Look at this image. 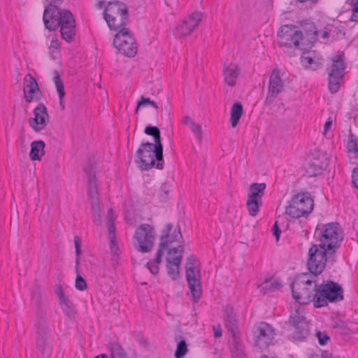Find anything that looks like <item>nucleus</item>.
I'll return each instance as SVG.
<instances>
[{
    "label": "nucleus",
    "mask_w": 358,
    "mask_h": 358,
    "mask_svg": "<svg viewBox=\"0 0 358 358\" xmlns=\"http://www.w3.org/2000/svg\"><path fill=\"white\" fill-rule=\"evenodd\" d=\"M173 227V224L169 223L162 229L155 258L153 261L148 262L145 266L152 274L157 275L159 273V265L162 262L164 251L167 249L168 257L166 259L167 274L173 280H176L179 276V268L182 259L184 247L179 245L176 248H168L172 243L182 238L180 227L174 230Z\"/></svg>",
    "instance_id": "1"
},
{
    "label": "nucleus",
    "mask_w": 358,
    "mask_h": 358,
    "mask_svg": "<svg viewBox=\"0 0 358 358\" xmlns=\"http://www.w3.org/2000/svg\"><path fill=\"white\" fill-rule=\"evenodd\" d=\"M145 134L154 138V143H143L136 150L135 163L141 171H148L155 165L158 169H163V145L161 142L160 131L156 126H147Z\"/></svg>",
    "instance_id": "2"
},
{
    "label": "nucleus",
    "mask_w": 358,
    "mask_h": 358,
    "mask_svg": "<svg viewBox=\"0 0 358 358\" xmlns=\"http://www.w3.org/2000/svg\"><path fill=\"white\" fill-rule=\"evenodd\" d=\"M43 20L49 31H55L60 27L62 38L71 42L76 35V22L72 13L69 10H60L57 6L45 7Z\"/></svg>",
    "instance_id": "3"
},
{
    "label": "nucleus",
    "mask_w": 358,
    "mask_h": 358,
    "mask_svg": "<svg viewBox=\"0 0 358 358\" xmlns=\"http://www.w3.org/2000/svg\"><path fill=\"white\" fill-rule=\"evenodd\" d=\"M292 296L299 304L314 303L316 299L317 285L315 280L308 274L303 273L296 276L291 285Z\"/></svg>",
    "instance_id": "4"
},
{
    "label": "nucleus",
    "mask_w": 358,
    "mask_h": 358,
    "mask_svg": "<svg viewBox=\"0 0 358 358\" xmlns=\"http://www.w3.org/2000/svg\"><path fill=\"white\" fill-rule=\"evenodd\" d=\"M314 238L320 245L331 252H336L343 240V230L338 222L318 224L315 229Z\"/></svg>",
    "instance_id": "5"
},
{
    "label": "nucleus",
    "mask_w": 358,
    "mask_h": 358,
    "mask_svg": "<svg viewBox=\"0 0 358 358\" xmlns=\"http://www.w3.org/2000/svg\"><path fill=\"white\" fill-rule=\"evenodd\" d=\"M342 286L333 280H324L317 285L316 299L314 301L315 308L327 306L330 303H336L344 299Z\"/></svg>",
    "instance_id": "6"
},
{
    "label": "nucleus",
    "mask_w": 358,
    "mask_h": 358,
    "mask_svg": "<svg viewBox=\"0 0 358 358\" xmlns=\"http://www.w3.org/2000/svg\"><path fill=\"white\" fill-rule=\"evenodd\" d=\"M327 248L317 243L313 244L308 250L307 267L308 271L315 276L321 274L324 270L328 262L333 264L335 262L334 255Z\"/></svg>",
    "instance_id": "7"
},
{
    "label": "nucleus",
    "mask_w": 358,
    "mask_h": 358,
    "mask_svg": "<svg viewBox=\"0 0 358 358\" xmlns=\"http://www.w3.org/2000/svg\"><path fill=\"white\" fill-rule=\"evenodd\" d=\"M103 15L110 29L117 31L127 24L129 10L127 6L121 1H109L105 7Z\"/></svg>",
    "instance_id": "8"
},
{
    "label": "nucleus",
    "mask_w": 358,
    "mask_h": 358,
    "mask_svg": "<svg viewBox=\"0 0 358 358\" xmlns=\"http://www.w3.org/2000/svg\"><path fill=\"white\" fill-rule=\"evenodd\" d=\"M314 201L308 192H299L292 196L285 213L293 218L309 215L313 210Z\"/></svg>",
    "instance_id": "9"
},
{
    "label": "nucleus",
    "mask_w": 358,
    "mask_h": 358,
    "mask_svg": "<svg viewBox=\"0 0 358 358\" xmlns=\"http://www.w3.org/2000/svg\"><path fill=\"white\" fill-rule=\"evenodd\" d=\"M344 53H339L328 68V88L331 93H336L339 89L341 83L343 80L344 70Z\"/></svg>",
    "instance_id": "10"
},
{
    "label": "nucleus",
    "mask_w": 358,
    "mask_h": 358,
    "mask_svg": "<svg viewBox=\"0 0 358 358\" xmlns=\"http://www.w3.org/2000/svg\"><path fill=\"white\" fill-rule=\"evenodd\" d=\"M185 264V277L194 302H198L201 296L200 271L195 267V256L187 258Z\"/></svg>",
    "instance_id": "11"
},
{
    "label": "nucleus",
    "mask_w": 358,
    "mask_h": 358,
    "mask_svg": "<svg viewBox=\"0 0 358 358\" xmlns=\"http://www.w3.org/2000/svg\"><path fill=\"white\" fill-rule=\"evenodd\" d=\"M115 34L113 45L117 50L128 57H133L137 52L136 40L131 34L129 29L120 28Z\"/></svg>",
    "instance_id": "12"
},
{
    "label": "nucleus",
    "mask_w": 358,
    "mask_h": 358,
    "mask_svg": "<svg viewBox=\"0 0 358 358\" xmlns=\"http://www.w3.org/2000/svg\"><path fill=\"white\" fill-rule=\"evenodd\" d=\"M289 324L292 327V337L294 339L302 340L308 336L310 326L305 317L303 308L299 306L291 313Z\"/></svg>",
    "instance_id": "13"
},
{
    "label": "nucleus",
    "mask_w": 358,
    "mask_h": 358,
    "mask_svg": "<svg viewBox=\"0 0 358 358\" xmlns=\"http://www.w3.org/2000/svg\"><path fill=\"white\" fill-rule=\"evenodd\" d=\"M266 187V185L264 182H255L249 186L245 205L250 216L255 217L259 213V208L263 204L262 197Z\"/></svg>",
    "instance_id": "14"
},
{
    "label": "nucleus",
    "mask_w": 358,
    "mask_h": 358,
    "mask_svg": "<svg viewBox=\"0 0 358 358\" xmlns=\"http://www.w3.org/2000/svg\"><path fill=\"white\" fill-rule=\"evenodd\" d=\"M134 238L137 241L136 250L143 253L149 252L154 245L155 230L149 224H141L135 231Z\"/></svg>",
    "instance_id": "15"
},
{
    "label": "nucleus",
    "mask_w": 358,
    "mask_h": 358,
    "mask_svg": "<svg viewBox=\"0 0 358 358\" xmlns=\"http://www.w3.org/2000/svg\"><path fill=\"white\" fill-rule=\"evenodd\" d=\"M278 43L280 47L301 50V38H300L297 29L291 24H285L280 27L278 31Z\"/></svg>",
    "instance_id": "16"
},
{
    "label": "nucleus",
    "mask_w": 358,
    "mask_h": 358,
    "mask_svg": "<svg viewBox=\"0 0 358 358\" xmlns=\"http://www.w3.org/2000/svg\"><path fill=\"white\" fill-rule=\"evenodd\" d=\"M36 346L42 358H50L52 350L51 331L46 324H40L37 328Z\"/></svg>",
    "instance_id": "17"
},
{
    "label": "nucleus",
    "mask_w": 358,
    "mask_h": 358,
    "mask_svg": "<svg viewBox=\"0 0 358 358\" xmlns=\"http://www.w3.org/2000/svg\"><path fill=\"white\" fill-rule=\"evenodd\" d=\"M255 345L261 350L267 348L274 338L275 330L269 324L261 322L254 331Z\"/></svg>",
    "instance_id": "18"
},
{
    "label": "nucleus",
    "mask_w": 358,
    "mask_h": 358,
    "mask_svg": "<svg viewBox=\"0 0 358 358\" xmlns=\"http://www.w3.org/2000/svg\"><path fill=\"white\" fill-rule=\"evenodd\" d=\"M298 34L301 38L302 50H308L311 48L318 36V31L315 24L312 22H303L301 24Z\"/></svg>",
    "instance_id": "19"
},
{
    "label": "nucleus",
    "mask_w": 358,
    "mask_h": 358,
    "mask_svg": "<svg viewBox=\"0 0 358 358\" xmlns=\"http://www.w3.org/2000/svg\"><path fill=\"white\" fill-rule=\"evenodd\" d=\"M284 81L280 76V71L274 69L269 78L268 94L265 99V105L271 104L277 96L284 90Z\"/></svg>",
    "instance_id": "20"
},
{
    "label": "nucleus",
    "mask_w": 358,
    "mask_h": 358,
    "mask_svg": "<svg viewBox=\"0 0 358 358\" xmlns=\"http://www.w3.org/2000/svg\"><path fill=\"white\" fill-rule=\"evenodd\" d=\"M23 92L25 101L31 103L34 99L39 101L42 93L34 76L27 73L24 78Z\"/></svg>",
    "instance_id": "21"
},
{
    "label": "nucleus",
    "mask_w": 358,
    "mask_h": 358,
    "mask_svg": "<svg viewBox=\"0 0 358 358\" xmlns=\"http://www.w3.org/2000/svg\"><path fill=\"white\" fill-rule=\"evenodd\" d=\"M224 320L226 328L232 336L234 348L238 350L240 346V337L238 332L236 315L231 307H227L225 308Z\"/></svg>",
    "instance_id": "22"
},
{
    "label": "nucleus",
    "mask_w": 358,
    "mask_h": 358,
    "mask_svg": "<svg viewBox=\"0 0 358 358\" xmlns=\"http://www.w3.org/2000/svg\"><path fill=\"white\" fill-rule=\"evenodd\" d=\"M202 18V13L194 12L181 23L178 24L176 28L177 34L180 36L189 35L199 25Z\"/></svg>",
    "instance_id": "23"
},
{
    "label": "nucleus",
    "mask_w": 358,
    "mask_h": 358,
    "mask_svg": "<svg viewBox=\"0 0 358 358\" xmlns=\"http://www.w3.org/2000/svg\"><path fill=\"white\" fill-rule=\"evenodd\" d=\"M34 117L29 119V126L35 131H40L47 126L48 114L46 107L44 104L40 103L34 109Z\"/></svg>",
    "instance_id": "24"
},
{
    "label": "nucleus",
    "mask_w": 358,
    "mask_h": 358,
    "mask_svg": "<svg viewBox=\"0 0 358 358\" xmlns=\"http://www.w3.org/2000/svg\"><path fill=\"white\" fill-rule=\"evenodd\" d=\"M55 293L58 298L59 304L64 314L69 318H73L76 314L75 306L65 295L61 285L55 286Z\"/></svg>",
    "instance_id": "25"
},
{
    "label": "nucleus",
    "mask_w": 358,
    "mask_h": 358,
    "mask_svg": "<svg viewBox=\"0 0 358 358\" xmlns=\"http://www.w3.org/2000/svg\"><path fill=\"white\" fill-rule=\"evenodd\" d=\"M84 170L88 175V197L91 202L92 210L94 212H99V200L96 176L93 172L87 171L86 168Z\"/></svg>",
    "instance_id": "26"
},
{
    "label": "nucleus",
    "mask_w": 358,
    "mask_h": 358,
    "mask_svg": "<svg viewBox=\"0 0 358 358\" xmlns=\"http://www.w3.org/2000/svg\"><path fill=\"white\" fill-rule=\"evenodd\" d=\"M327 164L325 161L314 159L309 161L305 166V173L308 177H315L320 175L326 169Z\"/></svg>",
    "instance_id": "27"
},
{
    "label": "nucleus",
    "mask_w": 358,
    "mask_h": 358,
    "mask_svg": "<svg viewBox=\"0 0 358 358\" xmlns=\"http://www.w3.org/2000/svg\"><path fill=\"white\" fill-rule=\"evenodd\" d=\"M239 73L240 69L236 64L231 63L228 66L224 65L223 75L225 83L229 86L235 85Z\"/></svg>",
    "instance_id": "28"
},
{
    "label": "nucleus",
    "mask_w": 358,
    "mask_h": 358,
    "mask_svg": "<svg viewBox=\"0 0 358 358\" xmlns=\"http://www.w3.org/2000/svg\"><path fill=\"white\" fill-rule=\"evenodd\" d=\"M303 51V52L301 57V62L303 66L306 69H310L313 71L317 69L321 65V62L319 59H315L310 55L309 49L308 50Z\"/></svg>",
    "instance_id": "29"
},
{
    "label": "nucleus",
    "mask_w": 358,
    "mask_h": 358,
    "mask_svg": "<svg viewBox=\"0 0 358 358\" xmlns=\"http://www.w3.org/2000/svg\"><path fill=\"white\" fill-rule=\"evenodd\" d=\"M45 144L43 141H35L31 143L29 157L31 160H40L41 156L44 155Z\"/></svg>",
    "instance_id": "30"
},
{
    "label": "nucleus",
    "mask_w": 358,
    "mask_h": 358,
    "mask_svg": "<svg viewBox=\"0 0 358 358\" xmlns=\"http://www.w3.org/2000/svg\"><path fill=\"white\" fill-rule=\"evenodd\" d=\"M243 106L239 102L234 103L231 108L230 122L232 127H236L243 114Z\"/></svg>",
    "instance_id": "31"
},
{
    "label": "nucleus",
    "mask_w": 358,
    "mask_h": 358,
    "mask_svg": "<svg viewBox=\"0 0 358 358\" xmlns=\"http://www.w3.org/2000/svg\"><path fill=\"white\" fill-rule=\"evenodd\" d=\"M281 286V282L278 279H265L260 285V288L265 292L275 291Z\"/></svg>",
    "instance_id": "32"
},
{
    "label": "nucleus",
    "mask_w": 358,
    "mask_h": 358,
    "mask_svg": "<svg viewBox=\"0 0 358 358\" xmlns=\"http://www.w3.org/2000/svg\"><path fill=\"white\" fill-rule=\"evenodd\" d=\"M53 82L56 87L58 96H65L64 87V83L61 78V75L59 71L57 70L53 71Z\"/></svg>",
    "instance_id": "33"
},
{
    "label": "nucleus",
    "mask_w": 358,
    "mask_h": 358,
    "mask_svg": "<svg viewBox=\"0 0 358 358\" xmlns=\"http://www.w3.org/2000/svg\"><path fill=\"white\" fill-rule=\"evenodd\" d=\"M111 358H128L124 349L118 343H112L110 345Z\"/></svg>",
    "instance_id": "34"
},
{
    "label": "nucleus",
    "mask_w": 358,
    "mask_h": 358,
    "mask_svg": "<svg viewBox=\"0 0 358 358\" xmlns=\"http://www.w3.org/2000/svg\"><path fill=\"white\" fill-rule=\"evenodd\" d=\"M357 138L352 134L349 136L347 143V150L348 152H351L355 155L358 154Z\"/></svg>",
    "instance_id": "35"
},
{
    "label": "nucleus",
    "mask_w": 358,
    "mask_h": 358,
    "mask_svg": "<svg viewBox=\"0 0 358 358\" xmlns=\"http://www.w3.org/2000/svg\"><path fill=\"white\" fill-rule=\"evenodd\" d=\"M188 351L187 345L184 339L180 340L177 343L176 350L174 354L176 358H182Z\"/></svg>",
    "instance_id": "36"
},
{
    "label": "nucleus",
    "mask_w": 358,
    "mask_h": 358,
    "mask_svg": "<svg viewBox=\"0 0 358 358\" xmlns=\"http://www.w3.org/2000/svg\"><path fill=\"white\" fill-rule=\"evenodd\" d=\"M147 104L150 105L151 106H152L156 110L158 109V105L154 101L151 100L148 97L142 96L141 98V99L137 101V106H136V108L135 110L136 113L138 112V108L141 106H145Z\"/></svg>",
    "instance_id": "37"
},
{
    "label": "nucleus",
    "mask_w": 358,
    "mask_h": 358,
    "mask_svg": "<svg viewBox=\"0 0 358 358\" xmlns=\"http://www.w3.org/2000/svg\"><path fill=\"white\" fill-rule=\"evenodd\" d=\"M189 127L191 129L192 132L194 134V136L197 138L198 141L201 143L202 139L201 127L194 122H192L191 125Z\"/></svg>",
    "instance_id": "38"
},
{
    "label": "nucleus",
    "mask_w": 358,
    "mask_h": 358,
    "mask_svg": "<svg viewBox=\"0 0 358 358\" xmlns=\"http://www.w3.org/2000/svg\"><path fill=\"white\" fill-rule=\"evenodd\" d=\"M333 327L340 330V332L343 334H348L351 331V330L346 325V324L343 321H341V320L335 322V323L333 325Z\"/></svg>",
    "instance_id": "39"
},
{
    "label": "nucleus",
    "mask_w": 358,
    "mask_h": 358,
    "mask_svg": "<svg viewBox=\"0 0 358 358\" xmlns=\"http://www.w3.org/2000/svg\"><path fill=\"white\" fill-rule=\"evenodd\" d=\"M75 287L77 289L83 291L87 289V282L82 276L78 275L76 278Z\"/></svg>",
    "instance_id": "40"
},
{
    "label": "nucleus",
    "mask_w": 358,
    "mask_h": 358,
    "mask_svg": "<svg viewBox=\"0 0 358 358\" xmlns=\"http://www.w3.org/2000/svg\"><path fill=\"white\" fill-rule=\"evenodd\" d=\"M110 248L112 254V259L114 262H117L118 255L117 251L118 249L117 245L115 241V238H110Z\"/></svg>",
    "instance_id": "41"
},
{
    "label": "nucleus",
    "mask_w": 358,
    "mask_h": 358,
    "mask_svg": "<svg viewBox=\"0 0 358 358\" xmlns=\"http://www.w3.org/2000/svg\"><path fill=\"white\" fill-rule=\"evenodd\" d=\"M316 337L320 345H326L330 340V337L327 334L320 331L316 333Z\"/></svg>",
    "instance_id": "42"
},
{
    "label": "nucleus",
    "mask_w": 358,
    "mask_h": 358,
    "mask_svg": "<svg viewBox=\"0 0 358 358\" xmlns=\"http://www.w3.org/2000/svg\"><path fill=\"white\" fill-rule=\"evenodd\" d=\"M334 28L331 25H327L324 28L322 31H318V36H320L322 39H328L331 36V32Z\"/></svg>",
    "instance_id": "43"
},
{
    "label": "nucleus",
    "mask_w": 358,
    "mask_h": 358,
    "mask_svg": "<svg viewBox=\"0 0 358 358\" xmlns=\"http://www.w3.org/2000/svg\"><path fill=\"white\" fill-rule=\"evenodd\" d=\"M271 230L273 231V236L275 238V241H278L279 239H280V234H281V230L279 228V226H278V224L277 221L275 222L274 224L272 227V229Z\"/></svg>",
    "instance_id": "44"
},
{
    "label": "nucleus",
    "mask_w": 358,
    "mask_h": 358,
    "mask_svg": "<svg viewBox=\"0 0 358 358\" xmlns=\"http://www.w3.org/2000/svg\"><path fill=\"white\" fill-rule=\"evenodd\" d=\"M350 20L353 22H358V0H356V2L353 6Z\"/></svg>",
    "instance_id": "45"
},
{
    "label": "nucleus",
    "mask_w": 358,
    "mask_h": 358,
    "mask_svg": "<svg viewBox=\"0 0 358 358\" xmlns=\"http://www.w3.org/2000/svg\"><path fill=\"white\" fill-rule=\"evenodd\" d=\"M352 182L354 187L358 189V166L355 167L352 171Z\"/></svg>",
    "instance_id": "46"
},
{
    "label": "nucleus",
    "mask_w": 358,
    "mask_h": 358,
    "mask_svg": "<svg viewBox=\"0 0 358 358\" xmlns=\"http://www.w3.org/2000/svg\"><path fill=\"white\" fill-rule=\"evenodd\" d=\"M108 234L110 236V238H115V228L114 225V222L108 223Z\"/></svg>",
    "instance_id": "47"
},
{
    "label": "nucleus",
    "mask_w": 358,
    "mask_h": 358,
    "mask_svg": "<svg viewBox=\"0 0 358 358\" xmlns=\"http://www.w3.org/2000/svg\"><path fill=\"white\" fill-rule=\"evenodd\" d=\"M108 223L114 222V212L112 208L108 210Z\"/></svg>",
    "instance_id": "48"
},
{
    "label": "nucleus",
    "mask_w": 358,
    "mask_h": 358,
    "mask_svg": "<svg viewBox=\"0 0 358 358\" xmlns=\"http://www.w3.org/2000/svg\"><path fill=\"white\" fill-rule=\"evenodd\" d=\"M73 242H74V245H75V249H76L77 248H81L82 241L79 236H75Z\"/></svg>",
    "instance_id": "49"
},
{
    "label": "nucleus",
    "mask_w": 358,
    "mask_h": 358,
    "mask_svg": "<svg viewBox=\"0 0 358 358\" xmlns=\"http://www.w3.org/2000/svg\"><path fill=\"white\" fill-rule=\"evenodd\" d=\"M182 122L184 124H187L189 127L191 125L192 122H194L189 116H185L182 120Z\"/></svg>",
    "instance_id": "50"
},
{
    "label": "nucleus",
    "mask_w": 358,
    "mask_h": 358,
    "mask_svg": "<svg viewBox=\"0 0 358 358\" xmlns=\"http://www.w3.org/2000/svg\"><path fill=\"white\" fill-rule=\"evenodd\" d=\"M49 2L48 6H57L62 3L63 0H46Z\"/></svg>",
    "instance_id": "51"
},
{
    "label": "nucleus",
    "mask_w": 358,
    "mask_h": 358,
    "mask_svg": "<svg viewBox=\"0 0 358 358\" xmlns=\"http://www.w3.org/2000/svg\"><path fill=\"white\" fill-rule=\"evenodd\" d=\"M332 125L331 120H327L324 124V134H325L331 128Z\"/></svg>",
    "instance_id": "52"
},
{
    "label": "nucleus",
    "mask_w": 358,
    "mask_h": 358,
    "mask_svg": "<svg viewBox=\"0 0 358 358\" xmlns=\"http://www.w3.org/2000/svg\"><path fill=\"white\" fill-rule=\"evenodd\" d=\"M214 330V336L215 338H219L222 336V331L220 329H216L215 327H213Z\"/></svg>",
    "instance_id": "53"
},
{
    "label": "nucleus",
    "mask_w": 358,
    "mask_h": 358,
    "mask_svg": "<svg viewBox=\"0 0 358 358\" xmlns=\"http://www.w3.org/2000/svg\"><path fill=\"white\" fill-rule=\"evenodd\" d=\"M64 96H59V107L61 108L62 110H64L65 109V105L64 103Z\"/></svg>",
    "instance_id": "54"
},
{
    "label": "nucleus",
    "mask_w": 358,
    "mask_h": 358,
    "mask_svg": "<svg viewBox=\"0 0 358 358\" xmlns=\"http://www.w3.org/2000/svg\"><path fill=\"white\" fill-rule=\"evenodd\" d=\"M80 254H81V248H77L76 249V264L78 263L79 257H80Z\"/></svg>",
    "instance_id": "55"
},
{
    "label": "nucleus",
    "mask_w": 358,
    "mask_h": 358,
    "mask_svg": "<svg viewBox=\"0 0 358 358\" xmlns=\"http://www.w3.org/2000/svg\"><path fill=\"white\" fill-rule=\"evenodd\" d=\"M166 185L163 184L162 186H161V190L162 192H164L165 194H167L169 193V190L168 189H166Z\"/></svg>",
    "instance_id": "56"
},
{
    "label": "nucleus",
    "mask_w": 358,
    "mask_h": 358,
    "mask_svg": "<svg viewBox=\"0 0 358 358\" xmlns=\"http://www.w3.org/2000/svg\"><path fill=\"white\" fill-rule=\"evenodd\" d=\"M299 2L303 3L306 1H310L312 3H315L317 2L318 0H297Z\"/></svg>",
    "instance_id": "57"
},
{
    "label": "nucleus",
    "mask_w": 358,
    "mask_h": 358,
    "mask_svg": "<svg viewBox=\"0 0 358 358\" xmlns=\"http://www.w3.org/2000/svg\"><path fill=\"white\" fill-rule=\"evenodd\" d=\"M96 213H97V219L94 220V222H96L98 224H99L101 223L100 215L99 214V212H96Z\"/></svg>",
    "instance_id": "58"
},
{
    "label": "nucleus",
    "mask_w": 358,
    "mask_h": 358,
    "mask_svg": "<svg viewBox=\"0 0 358 358\" xmlns=\"http://www.w3.org/2000/svg\"><path fill=\"white\" fill-rule=\"evenodd\" d=\"M94 358H108V356L106 354H101Z\"/></svg>",
    "instance_id": "59"
},
{
    "label": "nucleus",
    "mask_w": 358,
    "mask_h": 358,
    "mask_svg": "<svg viewBox=\"0 0 358 358\" xmlns=\"http://www.w3.org/2000/svg\"><path fill=\"white\" fill-rule=\"evenodd\" d=\"M103 3H104L103 1H99L97 3L98 8H101Z\"/></svg>",
    "instance_id": "60"
},
{
    "label": "nucleus",
    "mask_w": 358,
    "mask_h": 358,
    "mask_svg": "<svg viewBox=\"0 0 358 358\" xmlns=\"http://www.w3.org/2000/svg\"><path fill=\"white\" fill-rule=\"evenodd\" d=\"M327 358H334L332 356L327 357Z\"/></svg>",
    "instance_id": "61"
}]
</instances>
